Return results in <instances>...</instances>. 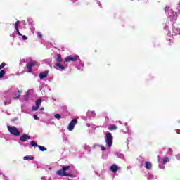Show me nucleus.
<instances>
[{"instance_id": "nucleus-23", "label": "nucleus", "mask_w": 180, "mask_h": 180, "mask_svg": "<svg viewBox=\"0 0 180 180\" xmlns=\"http://www.w3.org/2000/svg\"><path fill=\"white\" fill-rule=\"evenodd\" d=\"M6 72H5V70H1L0 72V78H3L4 77V75H5Z\"/></svg>"}, {"instance_id": "nucleus-30", "label": "nucleus", "mask_w": 180, "mask_h": 180, "mask_svg": "<svg viewBox=\"0 0 180 180\" xmlns=\"http://www.w3.org/2000/svg\"><path fill=\"white\" fill-rule=\"evenodd\" d=\"M177 5H178L177 9L178 11H180V1L177 3Z\"/></svg>"}, {"instance_id": "nucleus-36", "label": "nucleus", "mask_w": 180, "mask_h": 180, "mask_svg": "<svg viewBox=\"0 0 180 180\" xmlns=\"http://www.w3.org/2000/svg\"><path fill=\"white\" fill-rule=\"evenodd\" d=\"M19 36H22L21 33L18 32Z\"/></svg>"}, {"instance_id": "nucleus-37", "label": "nucleus", "mask_w": 180, "mask_h": 180, "mask_svg": "<svg viewBox=\"0 0 180 180\" xmlns=\"http://www.w3.org/2000/svg\"><path fill=\"white\" fill-rule=\"evenodd\" d=\"M18 94H22V91L18 90Z\"/></svg>"}, {"instance_id": "nucleus-8", "label": "nucleus", "mask_w": 180, "mask_h": 180, "mask_svg": "<svg viewBox=\"0 0 180 180\" xmlns=\"http://www.w3.org/2000/svg\"><path fill=\"white\" fill-rule=\"evenodd\" d=\"M119 169H120V167H119L116 164H113L110 167V170L112 171V172H117Z\"/></svg>"}, {"instance_id": "nucleus-1", "label": "nucleus", "mask_w": 180, "mask_h": 180, "mask_svg": "<svg viewBox=\"0 0 180 180\" xmlns=\"http://www.w3.org/2000/svg\"><path fill=\"white\" fill-rule=\"evenodd\" d=\"M165 13L169 16L168 19L172 22L171 25H174V22L176 20V13H174V11L171 9V7L167 6L165 8Z\"/></svg>"}, {"instance_id": "nucleus-32", "label": "nucleus", "mask_w": 180, "mask_h": 180, "mask_svg": "<svg viewBox=\"0 0 180 180\" xmlns=\"http://www.w3.org/2000/svg\"><path fill=\"white\" fill-rule=\"evenodd\" d=\"M13 99H19V96H15L13 97Z\"/></svg>"}, {"instance_id": "nucleus-11", "label": "nucleus", "mask_w": 180, "mask_h": 180, "mask_svg": "<svg viewBox=\"0 0 180 180\" xmlns=\"http://www.w3.org/2000/svg\"><path fill=\"white\" fill-rule=\"evenodd\" d=\"M60 63L61 62L56 63V70H64L65 68V67H64V65H63Z\"/></svg>"}, {"instance_id": "nucleus-9", "label": "nucleus", "mask_w": 180, "mask_h": 180, "mask_svg": "<svg viewBox=\"0 0 180 180\" xmlns=\"http://www.w3.org/2000/svg\"><path fill=\"white\" fill-rule=\"evenodd\" d=\"M20 140L22 143H25V141H27V140H30V136H28L27 134H23L22 136H20Z\"/></svg>"}, {"instance_id": "nucleus-25", "label": "nucleus", "mask_w": 180, "mask_h": 180, "mask_svg": "<svg viewBox=\"0 0 180 180\" xmlns=\"http://www.w3.org/2000/svg\"><path fill=\"white\" fill-rule=\"evenodd\" d=\"M37 110H39V107L37 105L32 107V111L33 112H36Z\"/></svg>"}, {"instance_id": "nucleus-31", "label": "nucleus", "mask_w": 180, "mask_h": 180, "mask_svg": "<svg viewBox=\"0 0 180 180\" xmlns=\"http://www.w3.org/2000/svg\"><path fill=\"white\" fill-rule=\"evenodd\" d=\"M22 39L27 40V37H26L25 35L22 36Z\"/></svg>"}, {"instance_id": "nucleus-4", "label": "nucleus", "mask_w": 180, "mask_h": 180, "mask_svg": "<svg viewBox=\"0 0 180 180\" xmlns=\"http://www.w3.org/2000/svg\"><path fill=\"white\" fill-rule=\"evenodd\" d=\"M7 129L8 131L13 134V136H20V131H19V129L15 127H11V126H7Z\"/></svg>"}, {"instance_id": "nucleus-40", "label": "nucleus", "mask_w": 180, "mask_h": 180, "mask_svg": "<svg viewBox=\"0 0 180 180\" xmlns=\"http://www.w3.org/2000/svg\"><path fill=\"white\" fill-rule=\"evenodd\" d=\"M0 175H2V173H1V172H0Z\"/></svg>"}, {"instance_id": "nucleus-24", "label": "nucleus", "mask_w": 180, "mask_h": 180, "mask_svg": "<svg viewBox=\"0 0 180 180\" xmlns=\"http://www.w3.org/2000/svg\"><path fill=\"white\" fill-rule=\"evenodd\" d=\"M20 24V21H17L15 24V29H19Z\"/></svg>"}, {"instance_id": "nucleus-34", "label": "nucleus", "mask_w": 180, "mask_h": 180, "mask_svg": "<svg viewBox=\"0 0 180 180\" xmlns=\"http://www.w3.org/2000/svg\"><path fill=\"white\" fill-rule=\"evenodd\" d=\"M17 33H19V28L15 29Z\"/></svg>"}, {"instance_id": "nucleus-19", "label": "nucleus", "mask_w": 180, "mask_h": 180, "mask_svg": "<svg viewBox=\"0 0 180 180\" xmlns=\"http://www.w3.org/2000/svg\"><path fill=\"white\" fill-rule=\"evenodd\" d=\"M40 105H41V99L37 100L36 106H38L39 108H40Z\"/></svg>"}, {"instance_id": "nucleus-39", "label": "nucleus", "mask_w": 180, "mask_h": 180, "mask_svg": "<svg viewBox=\"0 0 180 180\" xmlns=\"http://www.w3.org/2000/svg\"><path fill=\"white\" fill-rule=\"evenodd\" d=\"M158 161H159V162L161 161V158H159Z\"/></svg>"}, {"instance_id": "nucleus-13", "label": "nucleus", "mask_w": 180, "mask_h": 180, "mask_svg": "<svg viewBox=\"0 0 180 180\" xmlns=\"http://www.w3.org/2000/svg\"><path fill=\"white\" fill-rule=\"evenodd\" d=\"M96 147H101V150H102L103 151L106 150V147H105V146H99V145H94V146H92V148H96Z\"/></svg>"}, {"instance_id": "nucleus-29", "label": "nucleus", "mask_w": 180, "mask_h": 180, "mask_svg": "<svg viewBox=\"0 0 180 180\" xmlns=\"http://www.w3.org/2000/svg\"><path fill=\"white\" fill-rule=\"evenodd\" d=\"M89 113H91V116H95V112L92 111V112H88V114L89 115Z\"/></svg>"}, {"instance_id": "nucleus-35", "label": "nucleus", "mask_w": 180, "mask_h": 180, "mask_svg": "<svg viewBox=\"0 0 180 180\" xmlns=\"http://www.w3.org/2000/svg\"><path fill=\"white\" fill-rule=\"evenodd\" d=\"M39 110H44V108H41Z\"/></svg>"}, {"instance_id": "nucleus-22", "label": "nucleus", "mask_w": 180, "mask_h": 180, "mask_svg": "<svg viewBox=\"0 0 180 180\" xmlns=\"http://www.w3.org/2000/svg\"><path fill=\"white\" fill-rule=\"evenodd\" d=\"M54 117L55 119H57V120H60V119H61V115L60 114H56Z\"/></svg>"}, {"instance_id": "nucleus-18", "label": "nucleus", "mask_w": 180, "mask_h": 180, "mask_svg": "<svg viewBox=\"0 0 180 180\" xmlns=\"http://www.w3.org/2000/svg\"><path fill=\"white\" fill-rule=\"evenodd\" d=\"M169 162V158L168 157L163 158V162H162L163 165H165L166 162Z\"/></svg>"}, {"instance_id": "nucleus-33", "label": "nucleus", "mask_w": 180, "mask_h": 180, "mask_svg": "<svg viewBox=\"0 0 180 180\" xmlns=\"http://www.w3.org/2000/svg\"><path fill=\"white\" fill-rule=\"evenodd\" d=\"M8 103V102H6V101H4V104L5 105V106H6V104Z\"/></svg>"}, {"instance_id": "nucleus-5", "label": "nucleus", "mask_w": 180, "mask_h": 180, "mask_svg": "<svg viewBox=\"0 0 180 180\" xmlns=\"http://www.w3.org/2000/svg\"><path fill=\"white\" fill-rule=\"evenodd\" d=\"M79 58V56L78 55H75L74 56H69L65 58V63H70V61L75 62V61H78Z\"/></svg>"}, {"instance_id": "nucleus-12", "label": "nucleus", "mask_w": 180, "mask_h": 180, "mask_svg": "<svg viewBox=\"0 0 180 180\" xmlns=\"http://www.w3.org/2000/svg\"><path fill=\"white\" fill-rule=\"evenodd\" d=\"M152 167H153V165L151 164V162H146L145 168H146V169H151Z\"/></svg>"}, {"instance_id": "nucleus-38", "label": "nucleus", "mask_w": 180, "mask_h": 180, "mask_svg": "<svg viewBox=\"0 0 180 180\" xmlns=\"http://www.w3.org/2000/svg\"><path fill=\"white\" fill-rule=\"evenodd\" d=\"M174 33H175L176 34H179V32H174Z\"/></svg>"}, {"instance_id": "nucleus-21", "label": "nucleus", "mask_w": 180, "mask_h": 180, "mask_svg": "<svg viewBox=\"0 0 180 180\" xmlns=\"http://www.w3.org/2000/svg\"><path fill=\"white\" fill-rule=\"evenodd\" d=\"M116 155L118 157V158H121V159L124 158V155H123V154L122 153H117Z\"/></svg>"}, {"instance_id": "nucleus-17", "label": "nucleus", "mask_w": 180, "mask_h": 180, "mask_svg": "<svg viewBox=\"0 0 180 180\" xmlns=\"http://www.w3.org/2000/svg\"><path fill=\"white\" fill-rule=\"evenodd\" d=\"M56 61L58 63H61L63 61V58H61V55H60V54L57 55Z\"/></svg>"}, {"instance_id": "nucleus-6", "label": "nucleus", "mask_w": 180, "mask_h": 180, "mask_svg": "<svg viewBox=\"0 0 180 180\" xmlns=\"http://www.w3.org/2000/svg\"><path fill=\"white\" fill-rule=\"evenodd\" d=\"M78 123V120L76 118L73 119L68 124V130L69 131H72L74 130V127H75V125Z\"/></svg>"}, {"instance_id": "nucleus-7", "label": "nucleus", "mask_w": 180, "mask_h": 180, "mask_svg": "<svg viewBox=\"0 0 180 180\" xmlns=\"http://www.w3.org/2000/svg\"><path fill=\"white\" fill-rule=\"evenodd\" d=\"M36 64H37V62L35 61H31V62H29L27 64V72H32V68L33 67H34V65H36Z\"/></svg>"}, {"instance_id": "nucleus-28", "label": "nucleus", "mask_w": 180, "mask_h": 180, "mask_svg": "<svg viewBox=\"0 0 180 180\" xmlns=\"http://www.w3.org/2000/svg\"><path fill=\"white\" fill-rule=\"evenodd\" d=\"M33 117L35 120H39V117L37 115H34Z\"/></svg>"}, {"instance_id": "nucleus-16", "label": "nucleus", "mask_w": 180, "mask_h": 180, "mask_svg": "<svg viewBox=\"0 0 180 180\" xmlns=\"http://www.w3.org/2000/svg\"><path fill=\"white\" fill-rule=\"evenodd\" d=\"M38 148L40 150V151H47V148H46V147L40 145H38Z\"/></svg>"}, {"instance_id": "nucleus-20", "label": "nucleus", "mask_w": 180, "mask_h": 180, "mask_svg": "<svg viewBox=\"0 0 180 180\" xmlns=\"http://www.w3.org/2000/svg\"><path fill=\"white\" fill-rule=\"evenodd\" d=\"M30 146H32V147H39V145H37V143H36L34 141H31Z\"/></svg>"}, {"instance_id": "nucleus-2", "label": "nucleus", "mask_w": 180, "mask_h": 180, "mask_svg": "<svg viewBox=\"0 0 180 180\" xmlns=\"http://www.w3.org/2000/svg\"><path fill=\"white\" fill-rule=\"evenodd\" d=\"M71 168V166H63L62 169L58 170L56 174L59 176H70V178H74L73 174L71 173H67V171Z\"/></svg>"}, {"instance_id": "nucleus-15", "label": "nucleus", "mask_w": 180, "mask_h": 180, "mask_svg": "<svg viewBox=\"0 0 180 180\" xmlns=\"http://www.w3.org/2000/svg\"><path fill=\"white\" fill-rule=\"evenodd\" d=\"M108 130H117V126L116 125H111L110 127H108Z\"/></svg>"}, {"instance_id": "nucleus-10", "label": "nucleus", "mask_w": 180, "mask_h": 180, "mask_svg": "<svg viewBox=\"0 0 180 180\" xmlns=\"http://www.w3.org/2000/svg\"><path fill=\"white\" fill-rule=\"evenodd\" d=\"M47 75H49V72H47V71L41 72L39 74V78H40V79H43L44 78H47Z\"/></svg>"}, {"instance_id": "nucleus-26", "label": "nucleus", "mask_w": 180, "mask_h": 180, "mask_svg": "<svg viewBox=\"0 0 180 180\" xmlns=\"http://www.w3.org/2000/svg\"><path fill=\"white\" fill-rule=\"evenodd\" d=\"M37 34L39 39H41L43 37V35L41 34V32H37Z\"/></svg>"}, {"instance_id": "nucleus-27", "label": "nucleus", "mask_w": 180, "mask_h": 180, "mask_svg": "<svg viewBox=\"0 0 180 180\" xmlns=\"http://www.w3.org/2000/svg\"><path fill=\"white\" fill-rule=\"evenodd\" d=\"M5 65H6V64L5 63H2L0 65V70H2V68H4V67H5Z\"/></svg>"}, {"instance_id": "nucleus-3", "label": "nucleus", "mask_w": 180, "mask_h": 180, "mask_svg": "<svg viewBox=\"0 0 180 180\" xmlns=\"http://www.w3.org/2000/svg\"><path fill=\"white\" fill-rule=\"evenodd\" d=\"M105 139L108 148H110L113 144V136H112V134L110 132L106 134Z\"/></svg>"}, {"instance_id": "nucleus-14", "label": "nucleus", "mask_w": 180, "mask_h": 180, "mask_svg": "<svg viewBox=\"0 0 180 180\" xmlns=\"http://www.w3.org/2000/svg\"><path fill=\"white\" fill-rule=\"evenodd\" d=\"M23 160H25V161H29V160H31V161H33V160H34V158H33V157H29V156H25L24 158H23Z\"/></svg>"}]
</instances>
